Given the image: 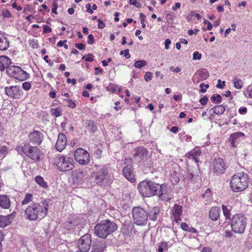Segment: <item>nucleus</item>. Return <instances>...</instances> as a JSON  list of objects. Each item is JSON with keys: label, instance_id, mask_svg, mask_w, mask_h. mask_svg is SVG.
Listing matches in <instances>:
<instances>
[{"label": "nucleus", "instance_id": "6e6d98bb", "mask_svg": "<svg viewBox=\"0 0 252 252\" xmlns=\"http://www.w3.org/2000/svg\"><path fill=\"white\" fill-rule=\"evenodd\" d=\"M208 101V98L206 96H204L203 97H201L199 100V102L202 105H205L207 104V102Z\"/></svg>", "mask_w": 252, "mask_h": 252}, {"label": "nucleus", "instance_id": "f8f14e48", "mask_svg": "<svg viewBox=\"0 0 252 252\" xmlns=\"http://www.w3.org/2000/svg\"><path fill=\"white\" fill-rule=\"evenodd\" d=\"M74 157L76 161L81 165H88L90 162L89 153L82 148L76 150Z\"/></svg>", "mask_w": 252, "mask_h": 252}, {"label": "nucleus", "instance_id": "052dcab7", "mask_svg": "<svg viewBox=\"0 0 252 252\" xmlns=\"http://www.w3.org/2000/svg\"><path fill=\"white\" fill-rule=\"evenodd\" d=\"M181 227L183 230H184L185 231H188L189 228L188 224L186 222H182L181 224Z\"/></svg>", "mask_w": 252, "mask_h": 252}, {"label": "nucleus", "instance_id": "c85d7f7f", "mask_svg": "<svg viewBox=\"0 0 252 252\" xmlns=\"http://www.w3.org/2000/svg\"><path fill=\"white\" fill-rule=\"evenodd\" d=\"M201 154V150L199 149L194 150L187 154V156L189 159H193L196 163L198 162V157Z\"/></svg>", "mask_w": 252, "mask_h": 252}, {"label": "nucleus", "instance_id": "39448f33", "mask_svg": "<svg viewBox=\"0 0 252 252\" xmlns=\"http://www.w3.org/2000/svg\"><path fill=\"white\" fill-rule=\"evenodd\" d=\"M138 188L143 197H149L158 194L159 184L152 181L144 180L140 182Z\"/></svg>", "mask_w": 252, "mask_h": 252}, {"label": "nucleus", "instance_id": "79ce46f5", "mask_svg": "<svg viewBox=\"0 0 252 252\" xmlns=\"http://www.w3.org/2000/svg\"><path fill=\"white\" fill-rule=\"evenodd\" d=\"M147 64L146 61L143 60L137 61L134 63V66L136 68H141Z\"/></svg>", "mask_w": 252, "mask_h": 252}, {"label": "nucleus", "instance_id": "423d86ee", "mask_svg": "<svg viewBox=\"0 0 252 252\" xmlns=\"http://www.w3.org/2000/svg\"><path fill=\"white\" fill-rule=\"evenodd\" d=\"M247 218L242 213L234 215L231 219V227L235 233L242 234L247 226Z\"/></svg>", "mask_w": 252, "mask_h": 252}, {"label": "nucleus", "instance_id": "a19ab883", "mask_svg": "<svg viewBox=\"0 0 252 252\" xmlns=\"http://www.w3.org/2000/svg\"><path fill=\"white\" fill-rule=\"evenodd\" d=\"M201 196L203 198L208 200L210 199L211 196V190L210 189L208 188L206 189V190L202 194Z\"/></svg>", "mask_w": 252, "mask_h": 252}, {"label": "nucleus", "instance_id": "473e14b6", "mask_svg": "<svg viewBox=\"0 0 252 252\" xmlns=\"http://www.w3.org/2000/svg\"><path fill=\"white\" fill-rule=\"evenodd\" d=\"M35 182L39 185L40 187L44 189H46L48 187L47 183L44 181L43 177L41 176L38 175L35 178Z\"/></svg>", "mask_w": 252, "mask_h": 252}, {"label": "nucleus", "instance_id": "9d476101", "mask_svg": "<svg viewBox=\"0 0 252 252\" xmlns=\"http://www.w3.org/2000/svg\"><path fill=\"white\" fill-rule=\"evenodd\" d=\"M132 216L134 223L136 225H142L146 224L148 214L143 208L140 207H134L132 209Z\"/></svg>", "mask_w": 252, "mask_h": 252}, {"label": "nucleus", "instance_id": "bb28decb", "mask_svg": "<svg viewBox=\"0 0 252 252\" xmlns=\"http://www.w3.org/2000/svg\"><path fill=\"white\" fill-rule=\"evenodd\" d=\"M220 208L218 207H212L209 211V217L212 220H217L220 216Z\"/></svg>", "mask_w": 252, "mask_h": 252}, {"label": "nucleus", "instance_id": "412c9836", "mask_svg": "<svg viewBox=\"0 0 252 252\" xmlns=\"http://www.w3.org/2000/svg\"><path fill=\"white\" fill-rule=\"evenodd\" d=\"M106 248L104 241L96 240L92 245L91 252H103Z\"/></svg>", "mask_w": 252, "mask_h": 252}, {"label": "nucleus", "instance_id": "c9c22d12", "mask_svg": "<svg viewBox=\"0 0 252 252\" xmlns=\"http://www.w3.org/2000/svg\"><path fill=\"white\" fill-rule=\"evenodd\" d=\"M33 200L32 195L31 193H27L21 202L22 205H26L32 202Z\"/></svg>", "mask_w": 252, "mask_h": 252}, {"label": "nucleus", "instance_id": "c756f323", "mask_svg": "<svg viewBox=\"0 0 252 252\" xmlns=\"http://www.w3.org/2000/svg\"><path fill=\"white\" fill-rule=\"evenodd\" d=\"M9 46V41L7 38L0 36V50H6Z\"/></svg>", "mask_w": 252, "mask_h": 252}, {"label": "nucleus", "instance_id": "4be33fe9", "mask_svg": "<svg viewBox=\"0 0 252 252\" xmlns=\"http://www.w3.org/2000/svg\"><path fill=\"white\" fill-rule=\"evenodd\" d=\"M148 152L144 147H140L135 150L133 157L136 158H138L141 160H146L148 158Z\"/></svg>", "mask_w": 252, "mask_h": 252}, {"label": "nucleus", "instance_id": "72a5a7b5", "mask_svg": "<svg viewBox=\"0 0 252 252\" xmlns=\"http://www.w3.org/2000/svg\"><path fill=\"white\" fill-rule=\"evenodd\" d=\"M77 225L76 220H68L63 223V226L67 230H70L74 228Z\"/></svg>", "mask_w": 252, "mask_h": 252}, {"label": "nucleus", "instance_id": "338daca9", "mask_svg": "<svg viewBox=\"0 0 252 252\" xmlns=\"http://www.w3.org/2000/svg\"><path fill=\"white\" fill-rule=\"evenodd\" d=\"M53 7L52 8V12L56 14H57V9L58 6L57 3L54 2L53 3Z\"/></svg>", "mask_w": 252, "mask_h": 252}, {"label": "nucleus", "instance_id": "cd10ccee", "mask_svg": "<svg viewBox=\"0 0 252 252\" xmlns=\"http://www.w3.org/2000/svg\"><path fill=\"white\" fill-rule=\"evenodd\" d=\"M160 212V209L158 207H153L149 212L148 216L150 220L155 221L157 220L158 217Z\"/></svg>", "mask_w": 252, "mask_h": 252}, {"label": "nucleus", "instance_id": "09e8293b", "mask_svg": "<svg viewBox=\"0 0 252 252\" xmlns=\"http://www.w3.org/2000/svg\"><path fill=\"white\" fill-rule=\"evenodd\" d=\"M2 16L5 18H10L12 16L10 11L7 9H3L2 11Z\"/></svg>", "mask_w": 252, "mask_h": 252}, {"label": "nucleus", "instance_id": "0e129e2a", "mask_svg": "<svg viewBox=\"0 0 252 252\" xmlns=\"http://www.w3.org/2000/svg\"><path fill=\"white\" fill-rule=\"evenodd\" d=\"M97 21L98 22V28L99 29H102L105 28V24L100 19H98Z\"/></svg>", "mask_w": 252, "mask_h": 252}, {"label": "nucleus", "instance_id": "680f3d73", "mask_svg": "<svg viewBox=\"0 0 252 252\" xmlns=\"http://www.w3.org/2000/svg\"><path fill=\"white\" fill-rule=\"evenodd\" d=\"M93 56L92 54H88V57L85 58V56L82 57V59H85L86 62H92L93 61V59L91 57Z\"/></svg>", "mask_w": 252, "mask_h": 252}, {"label": "nucleus", "instance_id": "a18cd8bd", "mask_svg": "<svg viewBox=\"0 0 252 252\" xmlns=\"http://www.w3.org/2000/svg\"><path fill=\"white\" fill-rule=\"evenodd\" d=\"M120 54L121 55H124L127 59H129L131 57L130 54L129 53V50L128 49L121 51Z\"/></svg>", "mask_w": 252, "mask_h": 252}, {"label": "nucleus", "instance_id": "0eeeda50", "mask_svg": "<svg viewBox=\"0 0 252 252\" xmlns=\"http://www.w3.org/2000/svg\"><path fill=\"white\" fill-rule=\"evenodd\" d=\"M55 164L60 171L66 172L74 168V162L72 157L67 155H59L55 159Z\"/></svg>", "mask_w": 252, "mask_h": 252}, {"label": "nucleus", "instance_id": "1a4fd4ad", "mask_svg": "<svg viewBox=\"0 0 252 252\" xmlns=\"http://www.w3.org/2000/svg\"><path fill=\"white\" fill-rule=\"evenodd\" d=\"M6 73L8 76L20 81H24L29 78V73L23 70L20 67L14 65H10L7 68Z\"/></svg>", "mask_w": 252, "mask_h": 252}, {"label": "nucleus", "instance_id": "e433bc0d", "mask_svg": "<svg viewBox=\"0 0 252 252\" xmlns=\"http://www.w3.org/2000/svg\"><path fill=\"white\" fill-rule=\"evenodd\" d=\"M170 243V241L168 242H162L159 244L158 252H163L164 251H167L168 249V247L169 246L168 243Z\"/></svg>", "mask_w": 252, "mask_h": 252}, {"label": "nucleus", "instance_id": "f3484780", "mask_svg": "<svg viewBox=\"0 0 252 252\" xmlns=\"http://www.w3.org/2000/svg\"><path fill=\"white\" fill-rule=\"evenodd\" d=\"M157 195L163 201H168L171 198L170 195V190L165 184L159 185V189Z\"/></svg>", "mask_w": 252, "mask_h": 252}, {"label": "nucleus", "instance_id": "49530a36", "mask_svg": "<svg viewBox=\"0 0 252 252\" xmlns=\"http://www.w3.org/2000/svg\"><path fill=\"white\" fill-rule=\"evenodd\" d=\"M7 153V148L5 146H3L0 149V154L1 155V158H4Z\"/></svg>", "mask_w": 252, "mask_h": 252}, {"label": "nucleus", "instance_id": "b1692460", "mask_svg": "<svg viewBox=\"0 0 252 252\" xmlns=\"http://www.w3.org/2000/svg\"><path fill=\"white\" fill-rule=\"evenodd\" d=\"M13 218L12 214L6 216L0 215V227L3 228L8 225L11 223Z\"/></svg>", "mask_w": 252, "mask_h": 252}, {"label": "nucleus", "instance_id": "f03ea898", "mask_svg": "<svg viewBox=\"0 0 252 252\" xmlns=\"http://www.w3.org/2000/svg\"><path fill=\"white\" fill-rule=\"evenodd\" d=\"M117 228V225L115 222L107 219L101 220L95 225L94 232L97 237L105 239L116 231Z\"/></svg>", "mask_w": 252, "mask_h": 252}, {"label": "nucleus", "instance_id": "37998d69", "mask_svg": "<svg viewBox=\"0 0 252 252\" xmlns=\"http://www.w3.org/2000/svg\"><path fill=\"white\" fill-rule=\"evenodd\" d=\"M211 99L213 102L220 103L221 101V96L220 94H214L211 96Z\"/></svg>", "mask_w": 252, "mask_h": 252}, {"label": "nucleus", "instance_id": "f704fd0d", "mask_svg": "<svg viewBox=\"0 0 252 252\" xmlns=\"http://www.w3.org/2000/svg\"><path fill=\"white\" fill-rule=\"evenodd\" d=\"M231 206H226L224 205H222V209L223 211V215L225 217L226 220L230 219V211L231 210Z\"/></svg>", "mask_w": 252, "mask_h": 252}, {"label": "nucleus", "instance_id": "3c124183", "mask_svg": "<svg viewBox=\"0 0 252 252\" xmlns=\"http://www.w3.org/2000/svg\"><path fill=\"white\" fill-rule=\"evenodd\" d=\"M31 84L29 82H25L22 84V88L26 91H28L31 88Z\"/></svg>", "mask_w": 252, "mask_h": 252}, {"label": "nucleus", "instance_id": "20e7f679", "mask_svg": "<svg viewBox=\"0 0 252 252\" xmlns=\"http://www.w3.org/2000/svg\"><path fill=\"white\" fill-rule=\"evenodd\" d=\"M95 170L92 174L94 182L98 186L109 183L110 175L108 168L105 165H94Z\"/></svg>", "mask_w": 252, "mask_h": 252}, {"label": "nucleus", "instance_id": "6ab92c4d", "mask_svg": "<svg viewBox=\"0 0 252 252\" xmlns=\"http://www.w3.org/2000/svg\"><path fill=\"white\" fill-rule=\"evenodd\" d=\"M67 145V140L66 135L60 133L58 137V140L56 144V148L57 151L62 152L65 148Z\"/></svg>", "mask_w": 252, "mask_h": 252}, {"label": "nucleus", "instance_id": "603ef678", "mask_svg": "<svg viewBox=\"0 0 252 252\" xmlns=\"http://www.w3.org/2000/svg\"><path fill=\"white\" fill-rule=\"evenodd\" d=\"M118 89V87L117 86H115L113 84H110L108 87V90L112 93H115Z\"/></svg>", "mask_w": 252, "mask_h": 252}, {"label": "nucleus", "instance_id": "8fccbe9b", "mask_svg": "<svg viewBox=\"0 0 252 252\" xmlns=\"http://www.w3.org/2000/svg\"><path fill=\"white\" fill-rule=\"evenodd\" d=\"M167 22L169 24H173L174 22V18L173 16L170 14H167L165 16Z\"/></svg>", "mask_w": 252, "mask_h": 252}, {"label": "nucleus", "instance_id": "5701e85b", "mask_svg": "<svg viewBox=\"0 0 252 252\" xmlns=\"http://www.w3.org/2000/svg\"><path fill=\"white\" fill-rule=\"evenodd\" d=\"M244 136V134L242 132H235L231 134L229 138L231 147H236L241 141V137Z\"/></svg>", "mask_w": 252, "mask_h": 252}, {"label": "nucleus", "instance_id": "f257e3e1", "mask_svg": "<svg viewBox=\"0 0 252 252\" xmlns=\"http://www.w3.org/2000/svg\"><path fill=\"white\" fill-rule=\"evenodd\" d=\"M49 203L45 200L42 205L37 203L33 202L28 206L25 211L27 218L30 220H41L47 214Z\"/></svg>", "mask_w": 252, "mask_h": 252}, {"label": "nucleus", "instance_id": "a878e982", "mask_svg": "<svg viewBox=\"0 0 252 252\" xmlns=\"http://www.w3.org/2000/svg\"><path fill=\"white\" fill-rule=\"evenodd\" d=\"M10 206V199L6 195H0V207L3 209H8Z\"/></svg>", "mask_w": 252, "mask_h": 252}, {"label": "nucleus", "instance_id": "864d4df0", "mask_svg": "<svg viewBox=\"0 0 252 252\" xmlns=\"http://www.w3.org/2000/svg\"><path fill=\"white\" fill-rule=\"evenodd\" d=\"M102 155V151L97 149L94 152V156L96 158H100Z\"/></svg>", "mask_w": 252, "mask_h": 252}, {"label": "nucleus", "instance_id": "774afa93", "mask_svg": "<svg viewBox=\"0 0 252 252\" xmlns=\"http://www.w3.org/2000/svg\"><path fill=\"white\" fill-rule=\"evenodd\" d=\"M247 112V109L246 107H241L239 109V113L240 114H245Z\"/></svg>", "mask_w": 252, "mask_h": 252}, {"label": "nucleus", "instance_id": "4c0bfd02", "mask_svg": "<svg viewBox=\"0 0 252 252\" xmlns=\"http://www.w3.org/2000/svg\"><path fill=\"white\" fill-rule=\"evenodd\" d=\"M233 83L234 87L237 89H241L243 86L242 81L237 77L234 78L233 80Z\"/></svg>", "mask_w": 252, "mask_h": 252}, {"label": "nucleus", "instance_id": "69168bd1", "mask_svg": "<svg viewBox=\"0 0 252 252\" xmlns=\"http://www.w3.org/2000/svg\"><path fill=\"white\" fill-rule=\"evenodd\" d=\"M86 7L87 8V12L90 13V14H93L94 13V10L93 9H91V5L90 3L86 4Z\"/></svg>", "mask_w": 252, "mask_h": 252}, {"label": "nucleus", "instance_id": "bf43d9fd", "mask_svg": "<svg viewBox=\"0 0 252 252\" xmlns=\"http://www.w3.org/2000/svg\"><path fill=\"white\" fill-rule=\"evenodd\" d=\"M94 42V39L93 34H89L88 36V43L89 44H93Z\"/></svg>", "mask_w": 252, "mask_h": 252}, {"label": "nucleus", "instance_id": "13d9d810", "mask_svg": "<svg viewBox=\"0 0 252 252\" xmlns=\"http://www.w3.org/2000/svg\"><path fill=\"white\" fill-rule=\"evenodd\" d=\"M51 28L48 26L44 25L43 26V32L44 33H47L51 32Z\"/></svg>", "mask_w": 252, "mask_h": 252}, {"label": "nucleus", "instance_id": "5fc2aeb1", "mask_svg": "<svg viewBox=\"0 0 252 252\" xmlns=\"http://www.w3.org/2000/svg\"><path fill=\"white\" fill-rule=\"evenodd\" d=\"M167 233L168 234V237H170L171 238V241L172 242V243H174L175 242V240H174V237L175 236V232L173 230H170L169 231H168L167 232Z\"/></svg>", "mask_w": 252, "mask_h": 252}, {"label": "nucleus", "instance_id": "aec40b11", "mask_svg": "<svg viewBox=\"0 0 252 252\" xmlns=\"http://www.w3.org/2000/svg\"><path fill=\"white\" fill-rule=\"evenodd\" d=\"M209 76V73L205 68H202L196 72L194 75L193 81L197 82L207 79Z\"/></svg>", "mask_w": 252, "mask_h": 252}, {"label": "nucleus", "instance_id": "ddd939ff", "mask_svg": "<svg viewBox=\"0 0 252 252\" xmlns=\"http://www.w3.org/2000/svg\"><path fill=\"white\" fill-rule=\"evenodd\" d=\"M226 166L223 159L221 158H215L212 163L213 172L217 176L223 174L226 170Z\"/></svg>", "mask_w": 252, "mask_h": 252}, {"label": "nucleus", "instance_id": "a211bd4d", "mask_svg": "<svg viewBox=\"0 0 252 252\" xmlns=\"http://www.w3.org/2000/svg\"><path fill=\"white\" fill-rule=\"evenodd\" d=\"M5 93L8 96L18 98L20 96V88L18 86H13L4 88Z\"/></svg>", "mask_w": 252, "mask_h": 252}, {"label": "nucleus", "instance_id": "7c9ffc66", "mask_svg": "<svg viewBox=\"0 0 252 252\" xmlns=\"http://www.w3.org/2000/svg\"><path fill=\"white\" fill-rule=\"evenodd\" d=\"M86 128L91 133H94L97 130V126L91 120H87L85 123Z\"/></svg>", "mask_w": 252, "mask_h": 252}, {"label": "nucleus", "instance_id": "4d7b16f0", "mask_svg": "<svg viewBox=\"0 0 252 252\" xmlns=\"http://www.w3.org/2000/svg\"><path fill=\"white\" fill-rule=\"evenodd\" d=\"M201 54L197 51H195L193 53V60H200L201 58Z\"/></svg>", "mask_w": 252, "mask_h": 252}, {"label": "nucleus", "instance_id": "2eb2a0df", "mask_svg": "<svg viewBox=\"0 0 252 252\" xmlns=\"http://www.w3.org/2000/svg\"><path fill=\"white\" fill-rule=\"evenodd\" d=\"M44 139L43 133L40 131L33 130L29 134V141L32 144L39 145Z\"/></svg>", "mask_w": 252, "mask_h": 252}, {"label": "nucleus", "instance_id": "393cba45", "mask_svg": "<svg viewBox=\"0 0 252 252\" xmlns=\"http://www.w3.org/2000/svg\"><path fill=\"white\" fill-rule=\"evenodd\" d=\"M11 60L5 56H2L0 57V70L1 71L4 70L11 65Z\"/></svg>", "mask_w": 252, "mask_h": 252}, {"label": "nucleus", "instance_id": "2f4dec72", "mask_svg": "<svg viewBox=\"0 0 252 252\" xmlns=\"http://www.w3.org/2000/svg\"><path fill=\"white\" fill-rule=\"evenodd\" d=\"M225 108L224 106L222 105H217L213 107H212L210 109V111H213L214 114H216L217 115H222L225 111Z\"/></svg>", "mask_w": 252, "mask_h": 252}, {"label": "nucleus", "instance_id": "e2e57ef3", "mask_svg": "<svg viewBox=\"0 0 252 252\" xmlns=\"http://www.w3.org/2000/svg\"><path fill=\"white\" fill-rule=\"evenodd\" d=\"M75 47L80 50L85 49V45L83 43H76Z\"/></svg>", "mask_w": 252, "mask_h": 252}, {"label": "nucleus", "instance_id": "dca6fc26", "mask_svg": "<svg viewBox=\"0 0 252 252\" xmlns=\"http://www.w3.org/2000/svg\"><path fill=\"white\" fill-rule=\"evenodd\" d=\"M171 218L173 222L179 223L181 220V217L183 213V207L177 204H175L171 209Z\"/></svg>", "mask_w": 252, "mask_h": 252}, {"label": "nucleus", "instance_id": "6e6552de", "mask_svg": "<svg viewBox=\"0 0 252 252\" xmlns=\"http://www.w3.org/2000/svg\"><path fill=\"white\" fill-rule=\"evenodd\" d=\"M22 150L26 156L34 161H38L43 158V152L37 146L26 144L22 147Z\"/></svg>", "mask_w": 252, "mask_h": 252}, {"label": "nucleus", "instance_id": "9b49d317", "mask_svg": "<svg viewBox=\"0 0 252 252\" xmlns=\"http://www.w3.org/2000/svg\"><path fill=\"white\" fill-rule=\"evenodd\" d=\"M123 173L124 176L130 182L134 183L136 179L134 177L133 167V160L130 158H126L124 159Z\"/></svg>", "mask_w": 252, "mask_h": 252}, {"label": "nucleus", "instance_id": "58836bf2", "mask_svg": "<svg viewBox=\"0 0 252 252\" xmlns=\"http://www.w3.org/2000/svg\"><path fill=\"white\" fill-rule=\"evenodd\" d=\"M75 174L76 175V178L78 179V181H81L85 175V172L80 169L76 170Z\"/></svg>", "mask_w": 252, "mask_h": 252}, {"label": "nucleus", "instance_id": "ea45409f", "mask_svg": "<svg viewBox=\"0 0 252 252\" xmlns=\"http://www.w3.org/2000/svg\"><path fill=\"white\" fill-rule=\"evenodd\" d=\"M62 110L60 108H52L51 109L50 112L52 115L55 116L56 117H59L61 116Z\"/></svg>", "mask_w": 252, "mask_h": 252}, {"label": "nucleus", "instance_id": "7ed1b4c3", "mask_svg": "<svg viewBox=\"0 0 252 252\" xmlns=\"http://www.w3.org/2000/svg\"><path fill=\"white\" fill-rule=\"evenodd\" d=\"M249 177L247 173L239 172L233 175L230 183L233 191L239 192L246 189L248 187Z\"/></svg>", "mask_w": 252, "mask_h": 252}, {"label": "nucleus", "instance_id": "c03bdc74", "mask_svg": "<svg viewBox=\"0 0 252 252\" xmlns=\"http://www.w3.org/2000/svg\"><path fill=\"white\" fill-rule=\"evenodd\" d=\"M67 102V106L68 107L70 108H74L76 106V104L74 101H72L70 99H64Z\"/></svg>", "mask_w": 252, "mask_h": 252}, {"label": "nucleus", "instance_id": "de8ad7c7", "mask_svg": "<svg viewBox=\"0 0 252 252\" xmlns=\"http://www.w3.org/2000/svg\"><path fill=\"white\" fill-rule=\"evenodd\" d=\"M152 77L153 74L151 72L148 71L146 72L144 76V79L146 82L151 81L152 79Z\"/></svg>", "mask_w": 252, "mask_h": 252}, {"label": "nucleus", "instance_id": "4468645a", "mask_svg": "<svg viewBox=\"0 0 252 252\" xmlns=\"http://www.w3.org/2000/svg\"><path fill=\"white\" fill-rule=\"evenodd\" d=\"M91 237L89 234H86L81 237L78 241V247L83 252H88L91 244Z\"/></svg>", "mask_w": 252, "mask_h": 252}]
</instances>
